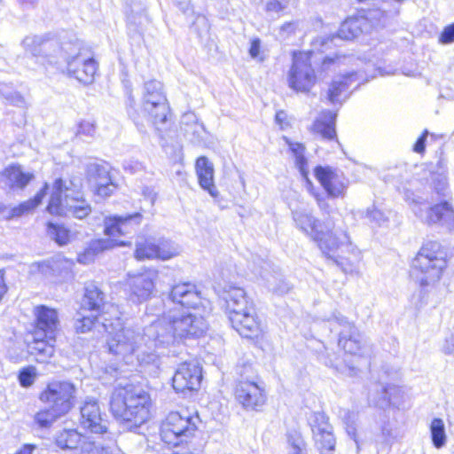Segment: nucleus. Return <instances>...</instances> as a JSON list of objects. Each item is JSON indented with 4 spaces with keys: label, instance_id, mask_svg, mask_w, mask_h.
I'll list each match as a JSON object with an SVG mask.
<instances>
[{
    "label": "nucleus",
    "instance_id": "nucleus-1",
    "mask_svg": "<svg viewBox=\"0 0 454 454\" xmlns=\"http://www.w3.org/2000/svg\"><path fill=\"white\" fill-rule=\"evenodd\" d=\"M168 298L175 307L143 330L145 348L153 363L157 358L155 348L184 339L199 338L208 327L205 317L196 311L201 297L194 284L184 282L173 286Z\"/></svg>",
    "mask_w": 454,
    "mask_h": 454
},
{
    "label": "nucleus",
    "instance_id": "nucleus-2",
    "mask_svg": "<svg viewBox=\"0 0 454 454\" xmlns=\"http://www.w3.org/2000/svg\"><path fill=\"white\" fill-rule=\"evenodd\" d=\"M27 53L45 66H58L62 72L83 84L94 82L98 65L92 53L75 35L58 38L31 35L22 41Z\"/></svg>",
    "mask_w": 454,
    "mask_h": 454
},
{
    "label": "nucleus",
    "instance_id": "nucleus-3",
    "mask_svg": "<svg viewBox=\"0 0 454 454\" xmlns=\"http://www.w3.org/2000/svg\"><path fill=\"white\" fill-rule=\"evenodd\" d=\"M101 318L102 326L109 333L107 347L110 353L121 357L126 363L133 362V356L140 363L149 364L147 348H145V340L139 331L130 327H123L120 318L116 322L106 318L104 314L82 315L75 321V329L78 333H87L98 323Z\"/></svg>",
    "mask_w": 454,
    "mask_h": 454
},
{
    "label": "nucleus",
    "instance_id": "nucleus-4",
    "mask_svg": "<svg viewBox=\"0 0 454 454\" xmlns=\"http://www.w3.org/2000/svg\"><path fill=\"white\" fill-rule=\"evenodd\" d=\"M225 301L226 311L233 329L244 338H256L262 333V325L254 301L241 287L225 285L218 291Z\"/></svg>",
    "mask_w": 454,
    "mask_h": 454
},
{
    "label": "nucleus",
    "instance_id": "nucleus-5",
    "mask_svg": "<svg viewBox=\"0 0 454 454\" xmlns=\"http://www.w3.org/2000/svg\"><path fill=\"white\" fill-rule=\"evenodd\" d=\"M150 407V395L133 385L114 387L110 399L113 415L130 431L149 419Z\"/></svg>",
    "mask_w": 454,
    "mask_h": 454
},
{
    "label": "nucleus",
    "instance_id": "nucleus-6",
    "mask_svg": "<svg viewBox=\"0 0 454 454\" xmlns=\"http://www.w3.org/2000/svg\"><path fill=\"white\" fill-rule=\"evenodd\" d=\"M324 225V230L314 239L322 254L344 273L358 274L361 251L352 244L346 231H333V225L328 221Z\"/></svg>",
    "mask_w": 454,
    "mask_h": 454
},
{
    "label": "nucleus",
    "instance_id": "nucleus-7",
    "mask_svg": "<svg viewBox=\"0 0 454 454\" xmlns=\"http://www.w3.org/2000/svg\"><path fill=\"white\" fill-rule=\"evenodd\" d=\"M47 209L52 215L64 214L76 219L87 217L91 213V206L83 198L81 180L56 179Z\"/></svg>",
    "mask_w": 454,
    "mask_h": 454
},
{
    "label": "nucleus",
    "instance_id": "nucleus-8",
    "mask_svg": "<svg viewBox=\"0 0 454 454\" xmlns=\"http://www.w3.org/2000/svg\"><path fill=\"white\" fill-rule=\"evenodd\" d=\"M340 327L339 346L350 356L356 357V361H349L348 357L340 363H333L330 360L329 365L335 368L337 372L348 377L356 376L360 371V362L370 353V348L364 336L358 331L353 323L345 317L333 314L330 319Z\"/></svg>",
    "mask_w": 454,
    "mask_h": 454
},
{
    "label": "nucleus",
    "instance_id": "nucleus-9",
    "mask_svg": "<svg viewBox=\"0 0 454 454\" xmlns=\"http://www.w3.org/2000/svg\"><path fill=\"white\" fill-rule=\"evenodd\" d=\"M445 268V254L437 241L425 243L412 261L413 274L422 286L437 282Z\"/></svg>",
    "mask_w": 454,
    "mask_h": 454
},
{
    "label": "nucleus",
    "instance_id": "nucleus-10",
    "mask_svg": "<svg viewBox=\"0 0 454 454\" xmlns=\"http://www.w3.org/2000/svg\"><path fill=\"white\" fill-rule=\"evenodd\" d=\"M199 421V416L192 415L189 411H172L161 425V440L173 447L187 444L197 430Z\"/></svg>",
    "mask_w": 454,
    "mask_h": 454
},
{
    "label": "nucleus",
    "instance_id": "nucleus-11",
    "mask_svg": "<svg viewBox=\"0 0 454 454\" xmlns=\"http://www.w3.org/2000/svg\"><path fill=\"white\" fill-rule=\"evenodd\" d=\"M411 195L413 194L409 192H405V200L412 207L413 213L421 222L427 225H440L449 231L454 228V210L449 202L442 201L423 208L424 205L420 199L411 198Z\"/></svg>",
    "mask_w": 454,
    "mask_h": 454
},
{
    "label": "nucleus",
    "instance_id": "nucleus-12",
    "mask_svg": "<svg viewBox=\"0 0 454 454\" xmlns=\"http://www.w3.org/2000/svg\"><path fill=\"white\" fill-rule=\"evenodd\" d=\"M76 387L70 381L49 382L39 394L38 399L55 412L67 414L74 405Z\"/></svg>",
    "mask_w": 454,
    "mask_h": 454
},
{
    "label": "nucleus",
    "instance_id": "nucleus-13",
    "mask_svg": "<svg viewBox=\"0 0 454 454\" xmlns=\"http://www.w3.org/2000/svg\"><path fill=\"white\" fill-rule=\"evenodd\" d=\"M56 445L62 450H75L80 448L81 451L87 454H113L115 442L111 439L106 444L100 442L90 441L82 436L75 429H64L55 435Z\"/></svg>",
    "mask_w": 454,
    "mask_h": 454
},
{
    "label": "nucleus",
    "instance_id": "nucleus-14",
    "mask_svg": "<svg viewBox=\"0 0 454 454\" xmlns=\"http://www.w3.org/2000/svg\"><path fill=\"white\" fill-rule=\"evenodd\" d=\"M317 76L311 67L308 53L294 55L293 65L288 73L289 87L296 91L307 92L315 85Z\"/></svg>",
    "mask_w": 454,
    "mask_h": 454
},
{
    "label": "nucleus",
    "instance_id": "nucleus-15",
    "mask_svg": "<svg viewBox=\"0 0 454 454\" xmlns=\"http://www.w3.org/2000/svg\"><path fill=\"white\" fill-rule=\"evenodd\" d=\"M308 422L321 454H333L336 441L326 415L320 411L312 412L308 418Z\"/></svg>",
    "mask_w": 454,
    "mask_h": 454
},
{
    "label": "nucleus",
    "instance_id": "nucleus-16",
    "mask_svg": "<svg viewBox=\"0 0 454 454\" xmlns=\"http://www.w3.org/2000/svg\"><path fill=\"white\" fill-rule=\"evenodd\" d=\"M142 113L149 118L158 131H161L170 114L165 94L143 95Z\"/></svg>",
    "mask_w": 454,
    "mask_h": 454
},
{
    "label": "nucleus",
    "instance_id": "nucleus-17",
    "mask_svg": "<svg viewBox=\"0 0 454 454\" xmlns=\"http://www.w3.org/2000/svg\"><path fill=\"white\" fill-rule=\"evenodd\" d=\"M235 394L238 402L247 411H259L266 403L263 387L254 380H240Z\"/></svg>",
    "mask_w": 454,
    "mask_h": 454
},
{
    "label": "nucleus",
    "instance_id": "nucleus-18",
    "mask_svg": "<svg viewBox=\"0 0 454 454\" xmlns=\"http://www.w3.org/2000/svg\"><path fill=\"white\" fill-rule=\"evenodd\" d=\"M202 380L201 367L196 362H184L177 367L172 381L176 392L197 390Z\"/></svg>",
    "mask_w": 454,
    "mask_h": 454
},
{
    "label": "nucleus",
    "instance_id": "nucleus-19",
    "mask_svg": "<svg viewBox=\"0 0 454 454\" xmlns=\"http://www.w3.org/2000/svg\"><path fill=\"white\" fill-rule=\"evenodd\" d=\"M142 220L140 213L107 216L104 220L105 233L114 238L132 234L137 231Z\"/></svg>",
    "mask_w": 454,
    "mask_h": 454
},
{
    "label": "nucleus",
    "instance_id": "nucleus-20",
    "mask_svg": "<svg viewBox=\"0 0 454 454\" xmlns=\"http://www.w3.org/2000/svg\"><path fill=\"white\" fill-rule=\"evenodd\" d=\"M179 254L178 247L171 242L165 241L156 245L151 240H141L136 244L135 257L137 260L161 259L168 260Z\"/></svg>",
    "mask_w": 454,
    "mask_h": 454
},
{
    "label": "nucleus",
    "instance_id": "nucleus-21",
    "mask_svg": "<svg viewBox=\"0 0 454 454\" xmlns=\"http://www.w3.org/2000/svg\"><path fill=\"white\" fill-rule=\"evenodd\" d=\"M314 172L316 178L330 197L336 198L343 195L348 186V180L340 171L331 167L317 166Z\"/></svg>",
    "mask_w": 454,
    "mask_h": 454
},
{
    "label": "nucleus",
    "instance_id": "nucleus-22",
    "mask_svg": "<svg viewBox=\"0 0 454 454\" xmlns=\"http://www.w3.org/2000/svg\"><path fill=\"white\" fill-rule=\"evenodd\" d=\"M81 425L93 434H102L107 432L108 422L103 418L96 400L87 399L81 407Z\"/></svg>",
    "mask_w": 454,
    "mask_h": 454
},
{
    "label": "nucleus",
    "instance_id": "nucleus-23",
    "mask_svg": "<svg viewBox=\"0 0 454 454\" xmlns=\"http://www.w3.org/2000/svg\"><path fill=\"white\" fill-rule=\"evenodd\" d=\"M156 278L157 272L154 270L129 276L128 285L132 299L139 302L148 300L154 291Z\"/></svg>",
    "mask_w": 454,
    "mask_h": 454
},
{
    "label": "nucleus",
    "instance_id": "nucleus-24",
    "mask_svg": "<svg viewBox=\"0 0 454 454\" xmlns=\"http://www.w3.org/2000/svg\"><path fill=\"white\" fill-rule=\"evenodd\" d=\"M89 181L95 188L98 196L109 197L113 194L116 186L113 183L108 169L98 164H90L87 169Z\"/></svg>",
    "mask_w": 454,
    "mask_h": 454
},
{
    "label": "nucleus",
    "instance_id": "nucleus-25",
    "mask_svg": "<svg viewBox=\"0 0 454 454\" xmlns=\"http://www.w3.org/2000/svg\"><path fill=\"white\" fill-rule=\"evenodd\" d=\"M36 335H55L59 329V321L58 312L44 305L35 308Z\"/></svg>",
    "mask_w": 454,
    "mask_h": 454
},
{
    "label": "nucleus",
    "instance_id": "nucleus-26",
    "mask_svg": "<svg viewBox=\"0 0 454 454\" xmlns=\"http://www.w3.org/2000/svg\"><path fill=\"white\" fill-rule=\"evenodd\" d=\"M363 79L364 74L362 72H354L335 78L327 91L328 100L333 104H341L348 97V92L352 82Z\"/></svg>",
    "mask_w": 454,
    "mask_h": 454
},
{
    "label": "nucleus",
    "instance_id": "nucleus-27",
    "mask_svg": "<svg viewBox=\"0 0 454 454\" xmlns=\"http://www.w3.org/2000/svg\"><path fill=\"white\" fill-rule=\"evenodd\" d=\"M289 145V148L294 153L295 157V165L298 168L301 175L302 177L306 180V186L308 190L310 192V193L315 197V199L317 201V205L319 208L322 211L328 212L327 209L329 207L326 201L320 197L319 194L315 193L313 191V184L309 179V168H308V161L307 159L304 156L305 147L303 145L300 143H294L287 141Z\"/></svg>",
    "mask_w": 454,
    "mask_h": 454
},
{
    "label": "nucleus",
    "instance_id": "nucleus-28",
    "mask_svg": "<svg viewBox=\"0 0 454 454\" xmlns=\"http://www.w3.org/2000/svg\"><path fill=\"white\" fill-rule=\"evenodd\" d=\"M293 220L296 228L313 240L318 237L325 225L306 208H296L292 211Z\"/></svg>",
    "mask_w": 454,
    "mask_h": 454
},
{
    "label": "nucleus",
    "instance_id": "nucleus-29",
    "mask_svg": "<svg viewBox=\"0 0 454 454\" xmlns=\"http://www.w3.org/2000/svg\"><path fill=\"white\" fill-rule=\"evenodd\" d=\"M372 24L367 17L358 16L347 19L340 25L336 37L343 40H353L363 33H368Z\"/></svg>",
    "mask_w": 454,
    "mask_h": 454
},
{
    "label": "nucleus",
    "instance_id": "nucleus-30",
    "mask_svg": "<svg viewBox=\"0 0 454 454\" xmlns=\"http://www.w3.org/2000/svg\"><path fill=\"white\" fill-rule=\"evenodd\" d=\"M196 174L200 187L207 191L213 198H217L219 192L214 182V166L206 156H200L197 159Z\"/></svg>",
    "mask_w": 454,
    "mask_h": 454
},
{
    "label": "nucleus",
    "instance_id": "nucleus-31",
    "mask_svg": "<svg viewBox=\"0 0 454 454\" xmlns=\"http://www.w3.org/2000/svg\"><path fill=\"white\" fill-rule=\"evenodd\" d=\"M181 129L184 137L192 144L202 145L207 136L203 123L199 122L193 114H185L182 117Z\"/></svg>",
    "mask_w": 454,
    "mask_h": 454
},
{
    "label": "nucleus",
    "instance_id": "nucleus-32",
    "mask_svg": "<svg viewBox=\"0 0 454 454\" xmlns=\"http://www.w3.org/2000/svg\"><path fill=\"white\" fill-rule=\"evenodd\" d=\"M74 264V263L72 260L67 259L59 254L51 260L33 264L31 266V270H37L43 275L62 274L69 272Z\"/></svg>",
    "mask_w": 454,
    "mask_h": 454
},
{
    "label": "nucleus",
    "instance_id": "nucleus-33",
    "mask_svg": "<svg viewBox=\"0 0 454 454\" xmlns=\"http://www.w3.org/2000/svg\"><path fill=\"white\" fill-rule=\"evenodd\" d=\"M105 294L94 284H89L85 287V293L82 301V309L92 313L99 314L106 307Z\"/></svg>",
    "mask_w": 454,
    "mask_h": 454
},
{
    "label": "nucleus",
    "instance_id": "nucleus-34",
    "mask_svg": "<svg viewBox=\"0 0 454 454\" xmlns=\"http://www.w3.org/2000/svg\"><path fill=\"white\" fill-rule=\"evenodd\" d=\"M336 113L332 111L323 112L320 116L314 121L312 126L313 131L321 135L325 139H333L336 137Z\"/></svg>",
    "mask_w": 454,
    "mask_h": 454
},
{
    "label": "nucleus",
    "instance_id": "nucleus-35",
    "mask_svg": "<svg viewBox=\"0 0 454 454\" xmlns=\"http://www.w3.org/2000/svg\"><path fill=\"white\" fill-rule=\"evenodd\" d=\"M55 343V335L43 336V335H36V332H35L34 337V346L31 347L32 353L35 354L39 357L38 360L41 362L46 361L47 358H50L53 356Z\"/></svg>",
    "mask_w": 454,
    "mask_h": 454
},
{
    "label": "nucleus",
    "instance_id": "nucleus-36",
    "mask_svg": "<svg viewBox=\"0 0 454 454\" xmlns=\"http://www.w3.org/2000/svg\"><path fill=\"white\" fill-rule=\"evenodd\" d=\"M4 176L10 188L22 189L32 179L33 175L25 173L20 166H11L4 170Z\"/></svg>",
    "mask_w": 454,
    "mask_h": 454
},
{
    "label": "nucleus",
    "instance_id": "nucleus-37",
    "mask_svg": "<svg viewBox=\"0 0 454 454\" xmlns=\"http://www.w3.org/2000/svg\"><path fill=\"white\" fill-rule=\"evenodd\" d=\"M113 240L98 239L90 244L89 248L82 254H79L77 261L80 263L87 264L93 261L94 254L97 252L103 251L114 246Z\"/></svg>",
    "mask_w": 454,
    "mask_h": 454
},
{
    "label": "nucleus",
    "instance_id": "nucleus-38",
    "mask_svg": "<svg viewBox=\"0 0 454 454\" xmlns=\"http://www.w3.org/2000/svg\"><path fill=\"white\" fill-rule=\"evenodd\" d=\"M64 416L61 413L55 412L52 408L47 406L38 411L34 416V422L40 428H50L53 423L59 418Z\"/></svg>",
    "mask_w": 454,
    "mask_h": 454
},
{
    "label": "nucleus",
    "instance_id": "nucleus-39",
    "mask_svg": "<svg viewBox=\"0 0 454 454\" xmlns=\"http://www.w3.org/2000/svg\"><path fill=\"white\" fill-rule=\"evenodd\" d=\"M430 434L433 445L436 449H441L446 444L447 436L445 426L442 419L435 418L430 425Z\"/></svg>",
    "mask_w": 454,
    "mask_h": 454
},
{
    "label": "nucleus",
    "instance_id": "nucleus-40",
    "mask_svg": "<svg viewBox=\"0 0 454 454\" xmlns=\"http://www.w3.org/2000/svg\"><path fill=\"white\" fill-rule=\"evenodd\" d=\"M47 189H48V184H45L43 189H42L35 196V198L33 200H27V201L20 204L18 207L12 208L11 217L20 216L23 214L29 212L30 210H32L33 208L37 207L41 203L43 198L46 195Z\"/></svg>",
    "mask_w": 454,
    "mask_h": 454
},
{
    "label": "nucleus",
    "instance_id": "nucleus-41",
    "mask_svg": "<svg viewBox=\"0 0 454 454\" xmlns=\"http://www.w3.org/2000/svg\"><path fill=\"white\" fill-rule=\"evenodd\" d=\"M48 235L59 246L67 245L70 241L69 231L62 225L50 223L47 229Z\"/></svg>",
    "mask_w": 454,
    "mask_h": 454
},
{
    "label": "nucleus",
    "instance_id": "nucleus-42",
    "mask_svg": "<svg viewBox=\"0 0 454 454\" xmlns=\"http://www.w3.org/2000/svg\"><path fill=\"white\" fill-rule=\"evenodd\" d=\"M0 95L13 106L19 107H24L26 106L24 97L20 93L13 90L12 87L7 84H0Z\"/></svg>",
    "mask_w": 454,
    "mask_h": 454
},
{
    "label": "nucleus",
    "instance_id": "nucleus-43",
    "mask_svg": "<svg viewBox=\"0 0 454 454\" xmlns=\"http://www.w3.org/2000/svg\"><path fill=\"white\" fill-rule=\"evenodd\" d=\"M287 442L290 447L289 454H307L306 443L299 434H289Z\"/></svg>",
    "mask_w": 454,
    "mask_h": 454
},
{
    "label": "nucleus",
    "instance_id": "nucleus-44",
    "mask_svg": "<svg viewBox=\"0 0 454 454\" xmlns=\"http://www.w3.org/2000/svg\"><path fill=\"white\" fill-rule=\"evenodd\" d=\"M37 377L36 369L34 366H27L20 371L18 379L21 387H31Z\"/></svg>",
    "mask_w": 454,
    "mask_h": 454
},
{
    "label": "nucleus",
    "instance_id": "nucleus-45",
    "mask_svg": "<svg viewBox=\"0 0 454 454\" xmlns=\"http://www.w3.org/2000/svg\"><path fill=\"white\" fill-rule=\"evenodd\" d=\"M376 391L379 392V395L377 396H374L372 394L370 393V403L380 408H384L387 406L389 404V398L387 396L386 387L383 386L377 385Z\"/></svg>",
    "mask_w": 454,
    "mask_h": 454
},
{
    "label": "nucleus",
    "instance_id": "nucleus-46",
    "mask_svg": "<svg viewBox=\"0 0 454 454\" xmlns=\"http://www.w3.org/2000/svg\"><path fill=\"white\" fill-rule=\"evenodd\" d=\"M97 133L96 123L93 121L84 120L79 123L77 134L88 137H94Z\"/></svg>",
    "mask_w": 454,
    "mask_h": 454
},
{
    "label": "nucleus",
    "instance_id": "nucleus-47",
    "mask_svg": "<svg viewBox=\"0 0 454 454\" xmlns=\"http://www.w3.org/2000/svg\"><path fill=\"white\" fill-rule=\"evenodd\" d=\"M366 217L372 222L377 224L378 226H381L384 224L388 217L384 214V212L377 209L376 207L368 208L366 211Z\"/></svg>",
    "mask_w": 454,
    "mask_h": 454
},
{
    "label": "nucleus",
    "instance_id": "nucleus-48",
    "mask_svg": "<svg viewBox=\"0 0 454 454\" xmlns=\"http://www.w3.org/2000/svg\"><path fill=\"white\" fill-rule=\"evenodd\" d=\"M164 94L163 85L160 82L151 80L145 83L143 95Z\"/></svg>",
    "mask_w": 454,
    "mask_h": 454
},
{
    "label": "nucleus",
    "instance_id": "nucleus-49",
    "mask_svg": "<svg viewBox=\"0 0 454 454\" xmlns=\"http://www.w3.org/2000/svg\"><path fill=\"white\" fill-rule=\"evenodd\" d=\"M276 280L277 279L275 277H272L271 278H267L269 289L279 294L287 293L289 290L288 285L284 280H280L279 284L277 285L275 283Z\"/></svg>",
    "mask_w": 454,
    "mask_h": 454
},
{
    "label": "nucleus",
    "instance_id": "nucleus-50",
    "mask_svg": "<svg viewBox=\"0 0 454 454\" xmlns=\"http://www.w3.org/2000/svg\"><path fill=\"white\" fill-rule=\"evenodd\" d=\"M287 6L286 0H267L266 11L268 12H279Z\"/></svg>",
    "mask_w": 454,
    "mask_h": 454
},
{
    "label": "nucleus",
    "instance_id": "nucleus-51",
    "mask_svg": "<svg viewBox=\"0 0 454 454\" xmlns=\"http://www.w3.org/2000/svg\"><path fill=\"white\" fill-rule=\"evenodd\" d=\"M440 43L443 44L454 42V23L444 27L439 39Z\"/></svg>",
    "mask_w": 454,
    "mask_h": 454
},
{
    "label": "nucleus",
    "instance_id": "nucleus-52",
    "mask_svg": "<svg viewBox=\"0 0 454 454\" xmlns=\"http://www.w3.org/2000/svg\"><path fill=\"white\" fill-rule=\"evenodd\" d=\"M382 435L387 442H392L398 436L396 430L390 423H387L382 427Z\"/></svg>",
    "mask_w": 454,
    "mask_h": 454
},
{
    "label": "nucleus",
    "instance_id": "nucleus-53",
    "mask_svg": "<svg viewBox=\"0 0 454 454\" xmlns=\"http://www.w3.org/2000/svg\"><path fill=\"white\" fill-rule=\"evenodd\" d=\"M296 28H297V22H294V21L286 22L281 26L280 30H279V35L282 38L286 39L291 35L294 34Z\"/></svg>",
    "mask_w": 454,
    "mask_h": 454
},
{
    "label": "nucleus",
    "instance_id": "nucleus-54",
    "mask_svg": "<svg viewBox=\"0 0 454 454\" xmlns=\"http://www.w3.org/2000/svg\"><path fill=\"white\" fill-rule=\"evenodd\" d=\"M355 415L351 413H348L347 421H346V430L348 434L356 442V428L354 425Z\"/></svg>",
    "mask_w": 454,
    "mask_h": 454
},
{
    "label": "nucleus",
    "instance_id": "nucleus-55",
    "mask_svg": "<svg viewBox=\"0 0 454 454\" xmlns=\"http://www.w3.org/2000/svg\"><path fill=\"white\" fill-rule=\"evenodd\" d=\"M442 350L445 355L454 356V335L451 334L449 338H446Z\"/></svg>",
    "mask_w": 454,
    "mask_h": 454
},
{
    "label": "nucleus",
    "instance_id": "nucleus-56",
    "mask_svg": "<svg viewBox=\"0 0 454 454\" xmlns=\"http://www.w3.org/2000/svg\"><path fill=\"white\" fill-rule=\"evenodd\" d=\"M427 134H428V131L425 130L423 132V134L418 138V140L416 141L414 147H413L414 152H416L418 153H421L425 151V144H426V139H427Z\"/></svg>",
    "mask_w": 454,
    "mask_h": 454
},
{
    "label": "nucleus",
    "instance_id": "nucleus-57",
    "mask_svg": "<svg viewBox=\"0 0 454 454\" xmlns=\"http://www.w3.org/2000/svg\"><path fill=\"white\" fill-rule=\"evenodd\" d=\"M261 49V40L259 38H254L251 41V45L249 49V54L253 59L258 57Z\"/></svg>",
    "mask_w": 454,
    "mask_h": 454
},
{
    "label": "nucleus",
    "instance_id": "nucleus-58",
    "mask_svg": "<svg viewBox=\"0 0 454 454\" xmlns=\"http://www.w3.org/2000/svg\"><path fill=\"white\" fill-rule=\"evenodd\" d=\"M124 168L125 169L127 170H129L130 173H136V172H138L140 170H142L144 168L142 166L141 163L137 162V161H135V162H126L124 164Z\"/></svg>",
    "mask_w": 454,
    "mask_h": 454
},
{
    "label": "nucleus",
    "instance_id": "nucleus-59",
    "mask_svg": "<svg viewBox=\"0 0 454 454\" xmlns=\"http://www.w3.org/2000/svg\"><path fill=\"white\" fill-rule=\"evenodd\" d=\"M175 2L183 12H186L190 8L191 0H175Z\"/></svg>",
    "mask_w": 454,
    "mask_h": 454
},
{
    "label": "nucleus",
    "instance_id": "nucleus-60",
    "mask_svg": "<svg viewBox=\"0 0 454 454\" xmlns=\"http://www.w3.org/2000/svg\"><path fill=\"white\" fill-rule=\"evenodd\" d=\"M35 449V445L25 444L16 454H32Z\"/></svg>",
    "mask_w": 454,
    "mask_h": 454
},
{
    "label": "nucleus",
    "instance_id": "nucleus-61",
    "mask_svg": "<svg viewBox=\"0 0 454 454\" xmlns=\"http://www.w3.org/2000/svg\"><path fill=\"white\" fill-rule=\"evenodd\" d=\"M134 98L131 95H129V114L133 118V120L137 122L138 120V116L136 115L135 112L131 113L130 109L133 108Z\"/></svg>",
    "mask_w": 454,
    "mask_h": 454
},
{
    "label": "nucleus",
    "instance_id": "nucleus-62",
    "mask_svg": "<svg viewBox=\"0 0 454 454\" xmlns=\"http://www.w3.org/2000/svg\"><path fill=\"white\" fill-rule=\"evenodd\" d=\"M6 291H7V287L4 283V276H3V274L0 273V301L5 294Z\"/></svg>",
    "mask_w": 454,
    "mask_h": 454
},
{
    "label": "nucleus",
    "instance_id": "nucleus-63",
    "mask_svg": "<svg viewBox=\"0 0 454 454\" xmlns=\"http://www.w3.org/2000/svg\"><path fill=\"white\" fill-rule=\"evenodd\" d=\"M335 62V59H333V58H329V57H326L325 58V59L323 60V63H322V68L325 70L326 68H328V67L331 65V64H333Z\"/></svg>",
    "mask_w": 454,
    "mask_h": 454
},
{
    "label": "nucleus",
    "instance_id": "nucleus-64",
    "mask_svg": "<svg viewBox=\"0 0 454 454\" xmlns=\"http://www.w3.org/2000/svg\"><path fill=\"white\" fill-rule=\"evenodd\" d=\"M106 373H110L113 378H115L118 374V369L116 367L110 366L106 369Z\"/></svg>",
    "mask_w": 454,
    "mask_h": 454
}]
</instances>
